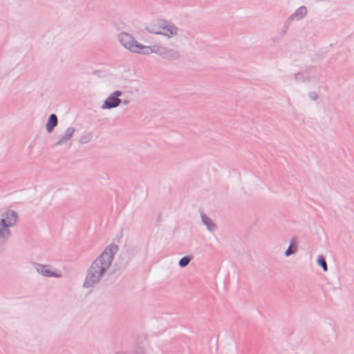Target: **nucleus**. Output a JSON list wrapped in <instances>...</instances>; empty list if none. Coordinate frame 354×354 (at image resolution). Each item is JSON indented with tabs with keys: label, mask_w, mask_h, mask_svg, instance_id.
<instances>
[{
	"label": "nucleus",
	"mask_w": 354,
	"mask_h": 354,
	"mask_svg": "<svg viewBox=\"0 0 354 354\" xmlns=\"http://www.w3.org/2000/svg\"><path fill=\"white\" fill-rule=\"evenodd\" d=\"M118 250V245L111 244L92 262L87 270L84 282V288L93 287L104 277Z\"/></svg>",
	"instance_id": "obj_1"
},
{
	"label": "nucleus",
	"mask_w": 354,
	"mask_h": 354,
	"mask_svg": "<svg viewBox=\"0 0 354 354\" xmlns=\"http://www.w3.org/2000/svg\"><path fill=\"white\" fill-rule=\"evenodd\" d=\"M18 217V214L12 209L6 210L1 214L0 218V254L3 250L4 245L11 237L10 227L17 224Z\"/></svg>",
	"instance_id": "obj_2"
},
{
	"label": "nucleus",
	"mask_w": 354,
	"mask_h": 354,
	"mask_svg": "<svg viewBox=\"0 0 354 354\" xmlns=\"http://www.w3.org/2000/svg\"><path fill=\"white\" fill-rule=\"evenodd\" d=\"M173 48H169L162 45L147 46V48H144L145 50V55L156 53L163 59L176 60L180 57V55L177 46L173 45Z\"/></svg>",
	"instance_id": "obj_3"
},
{
	"label": "nucleus",
	"mask_w": 354,
	"mask_h": 354,
	"mask_svg": "<svg viewBox=\"0 0 354 354\" xmlns=\"http://www.w3.org/2000/svg\"><path fill=\"white\" fill-rule=\"evenodd\" d=\"M120 44L132 53H137L145 55L147 46L137 41L130 34L123 32L118 35Z\"/></svg>",
	"instance_id": "obj_4"
},
{
	"label": "nucleus",
	"mask_w": 354,
	"mask_h": 354,
	"mask_svg": "<svg viewBox=\"0 0 354 354\" xmlns=\"http://www.w3.org/2000/svg\"><path fill=\"white\" fill-rule=\"evenodd\" d=\"M122 95L120 91L113 92L104 102L102 105V109H111L118 107L122 102V100L119 98Z\"/></svg>",
	"instance_id": "obj_5"
},
{
	"label": "nucleus",
	"mask_w": 354,
	"mask_h": 354,
	"mask_svg": "<svg viewBox=\"0 0 354 354\" xmlns=\"http://www.w3.org/2000/svg\"><path fill=\"white\" fill-rule=\"evenodd\" d=\"M32 266L38 273L44 277L56 278H60L62 277V274L51 271L50 266L49 265H44L34 262L32 263Z\"/></svg>",
	"instance_id": "obj_6"
},
{
	"label": "nucleus",
	"mask_w": 354,
	"mask_h": 354,
	"mask_svg": "<svg viewBox=\"0 0 354 354\" xmlns=\"http://www.w3.org/2000/svg\"><path fill=\"white\" fill-rule=\"evenodd\" d=\"M165 24L162 27L160 35L171 38L178 35L179 28L173 23L165 19Z\"/></svg>",
	"instance_id": "obj_7"
},
{
	"label": "nucleus",
	"mask_w": 354,
	"mask_h": 354,
	"mask_svg": "<svg viewBox=\"0 0 354 354\" xmlns=\"http://www.w3.org/2000/svg\"><path fill=\"white\" fill-rule=\"evenodd\" d=\"M75 131V129L73 127H69L67 128L64 135L62 136L59 139L53 144V147L66 145L71 140Z\"/></svg>",
	"instance_id": "obj_8"
},
{
	"label": "nucleus",
	"mask_w": 354,
	"mask_h": 354,
	"mask_svg": "<svg viewBox=\"0 0 354 354\" xmlns=\"http://www.w3.org/2000/svg\"><path fill=\"white\" fill-rule=\"evenodd\" d=\"M165 19H159L146 26V30L152 34L160 35L162 27L165 24Z\"/></svg>",
	"instance_id": "obj_9"
},
{
	"label": "nucleus",
	"mask_w": 354,
	"mask_h": 354,
	"mask_svg": "<svg viewBox=\"0 0 354 354\" xmlns=\"http://www.w3.org/2000/svg\"><path fill=\"white\" fill-rule=\"evenodd\" d=\"M201 221L208 231L214 232L216 230V224L205 213L201 214Z\"/></svg>",
	"instance_id": "obj_10"
},
{
	"label": "nucleus",
	"mask_w": 354,
	"mask_h": 354,
	"mask_svg": "<svg viewBox=\"0 0 354 354\" xmlns=\"http://www.w3.org/2000/svg\"><path fill=\"white\" fill-rule=\"evenodd\" d=\"M307 14V9L305 6H302L297 8L295 12L291 15L288 19V21L293 20H301Z\"/></svg>",
	"instance_id": "obj_11"
},
{
	"label": "nucleus",
	"mask_w": 354,
	"mask_h": 354,
	"mask_svg": "<svg viewBox=\"0 0 354 354\" xmlns=\"http://www.w3.org/2000/svg\"><path fill=\"white\" fill-rule=\"evenodd\" d=\"M58 124V119L55 114L52 113L49 115L46 125V129L48 133H50L54 128Z\"/></svg>",
	"instance_id": "obj_12"
},
{
	"label": "nucleus",
	"mask_w": 354,
	"mask_h": 354,
	"mask_svg": "<svg viewBox=\"0 0 354 354\" xmlns=\"http://www.w3.org/2000/svg\"><path fill=\"white\" fill-rule=\"evenodd\" d=\"M297 251V241L295 239H292L290 241V244L288 248L285 252V255L286 257H289L291 254L296 253Z\"/></svg>",
	"instance_id": "obj_13"
},
{
	"label": "nucleus",
	"mask_w": 354,
	"mask_h": 354,
	"mask_svg": "<svg viewBox=\"0 0 354 354\" xmlns=\"http://www.w3.org/2000/svg\"><path fill=\"white\" fill-rule=\"evenodd\" d=\"M317 264L322 268V269H323V270L324 272H327L328 271L327 263H326V261L325 260V258L322 255L318 256Z\"/></svg>",
	"instance_id": "obj_14"
},
{
	"label": "nucleus",
	"mask_w": 354,
	"mask_h": 354,
	"mask_svg": "<svg viewBox=\"0 0 354 354\" xmlns=\"http://www.w3.org/2000/svg\"><path fill=\"white\" fill-rule=\"evenodd\" d=\"M192 260V257L189 256H185L179 260L178 265L180 268L186 267Z\"/></svg>",
	"instance_id": "obj_15"
},
{
	"label": "nucleus",
	"mask_w": 354,
	"mask_h": 354,
	"mask_svg": "<svg viewBox=\"0 0 354 354\" xmlns=\"http://www.w3.org/2000/svg\"><path fill=\"white\" fill-rule=\"evenodd\" d=\"M92 133H87L83 136H82L80 138V142L82 144H86L90 142L92 139Z\"/></svg>",
	"instance_id": "obj_16"
},
{
	"label": "nucleus",
	"mask_w": 354,
	"mask_h": 354,
	"mask_svg": "<svg viewBox=\"0 0 354 354\" xmlns=\"http://www.w3.org/2000/svg\"><path fill=\"white\" fill-rule=\"evenodd\" d=\"M295 79L297 82H304V75L302 73H297L295 75Z\"/></svg>",
	"instance_id": "obj_17"
},
{
	"label": "nucleus",
	"mask_w": 354,
	"mask_h": 354,
	"mask_svg": "<svg viewBox=\"0 0 354 354\" xmlns=\"http://www.w3.org/2000/svg\"><path fill=\"white\" fill-rule=\"evenodd\" d=\"M309 97L313 100L315 101L318 99V94L315 91H311L308 93Z\"/></svg>",
	"instance_id": "obj_18"
},
{
	"label": "nucleus",
	"mask_w": 354,
	"mask_h": 354,
	"mask_svg": "<svg viewBox=\"0 0 354 354\" xmlns=\"http://www.w3.org/2000/svg\"><path fill=\"white\" fill-rule=\"evenodd\" d=\"M134 354H145L144 348H142V347H139V348H138L136 350V351H135Z\"/></svg>",
	"instance_id": "obj_19"
},
{
	"label": "nucleus",
	"mask_w": 354,
	"mask_h": 354,
	"mask_svg": "<svg viewBox=\"0 0 354 354\" xmlns=\"http://www.w3.org/2000/svg\"><path fill=\"white\" fill-rule=\"evenodd\" d=\"M130 102V101L128 100V99H125L124 100H122V102L124 105H127L129 104Z\"/></svg>",
	"instance_id": "obj_20"
}]
</instances>
